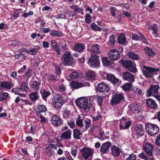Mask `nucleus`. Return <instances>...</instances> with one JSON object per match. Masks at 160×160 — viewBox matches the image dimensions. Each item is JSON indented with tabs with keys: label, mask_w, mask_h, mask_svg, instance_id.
<instances>
[{
	"label": "nucleus",
	"mask_w": 160,
	"mask_h": 160,
	"mask_svg": "<svg viewBox=\"0 0 160 160\" xmlns=\"http://www.w3.org/2000/svg\"><path fill=\"white\" fill-rule=\"evenodd\" d=\"M140 67L144 76L147 78L152 77L154 75L157 74L159 70L158 68L147 67L142 65H141Z\"/></svg>",
	"instance_id": "obj_1"
},
{
	"label": "nucleus",
	"mask_w": 160,
	"mask_h": 160,
	"mask_svg": "<svg viewBox=\"0 0 160 160\" xmlns=\"http://www.w3.org/2000/svg\"><path fill=\"white\" fill-rule=\"evenodd\" d=\"M76 104L84 112H87L90 110V107L88 104V100L85 98H82L78 99L76 101Z\"/></svg>",
	"instance_id": "obj_2"
},
{
	"label": "nucleus",
	"mask_w": 160,
	"mask_h": 160,
	"mask_svg": "<svg viewBox=\"0 0 160 160\" xmlns=\"http://www.w3.org/2000/svg\"><path fill=\"white\" fill-rule=\"evenodd\" d=\"M62 63L65 66L71 65L73 63L74 59L71 55V52L66 51L62 58Z\"/></svg>",
	"instance_id": "obj_3"
},
{
	"label": "nucleus",
	"mask_w": 160,
	"mask_h": 160,
	"mask_svg": "<svg viewBox=\"0 0 160 160\" xmlns=\"http://www.w3.org/2000/svg\"><path fill=\"white\" fill-rule=\"evenodd\" d=\"M145 128L148 134L151 136L156 135L159 131V127L154 124L147 123L146 124Z\"/></svg>",
	"instance_id": "obj_4"
},
{
	"label": "nucleus",
	"mask_w": 160,
	"mask_h": 160,
	"mask_svg": "<svg viewBox=\"0 0 160 160\" xmlns=\"http://www.w3.org/2000/svg\"><path fill=\"white\" fill-rule=\"evenodd\" d=\"M100 62L98 56L96 55H92L88 59V64L91 68H98L100 66Z\"/></svg>",
	"instance_id": "obj_5"
},
{
	"label": "nucleus",
	"mask_w": 160,
	"mask_h": 160,
	"mask_svg": "<svg viewBox=\"0 0 160 160\" xmlns=\"http://www.w3.org/2000/svg\"><path fill=\"white\" fill-rule=\"evenodd\" d=\"M52 101L54 106L58 108H61L65 102V100L58 94H56L54 95L52 98Z\"/></svg>",
	"instance_id": "obj_6"
},
{
	"label": "nucleus",
	"mask_w": 160,
	"mask_h": 160,
	"mask_svg": "<svg viewBox=\"0 0 160 160\" xmlns=\"http://www.w3.org/2000/svg\"><path fill=\"white\" fill-rule=\"evenodd\" d=\"M82 156L86 160H92V151L90 148L84 147L80 150Z\"/></svg>",
	"instance_id": "obj_7"
},
{
	"label": "nucleus",
	"mask_w": 160,
	"mask_h": 160,
	"mask_svg": "<svg viewBox=\"0 0 160 160\" xmlns=\"http://www.w3.org/2000/svg\"><path fill=\"white\" fill-rule=\"evenodd\" d=\"M101 76L103 79L108 80L113 84H116L119 82V79L112 74L102 72L101 73Z\"/></svg>",
	"instance_id": "obj_8"
},
{
	"label": "nucleus",
	"mask_w": 160,
	"mask_h": 160,
	"mask_svg": "<svg viewBox=\"0 0 160 160\" xmlns=\"http://www.w3.org/2000/svg\"><path fill=\"white\" fill-rule=\"evenodd\" d=\"M123 65L126 69L133 73H135L137 71L136 68V65L134 62L130 61H126L123 62Z\"/></svg>",
	"instance_id": "obj_9"
},
{
	"label": "nucleus",
	"mask_w": 160,
	"mask_h": 160,
	"mask_svg": "<svg viewBox=\"0 0 160 160\" xmlns=\"http://www.w3.org/2000/svg\"><path fill=\"white\" fill-rule=\"evenodd\" d=\"M154 147L152 144L148 142H145L143 145V150L149 156L153 155Z\"/></svg>",
	"instance_id": "obj_10"
},
{
	"label": "nucleus",
	"mask_w": 160,
	"mask_h": 160,
	"mask_svg": "<svg viewBox=\"0 0 160 160\" xmlns=\"http://www.w3.org/2000/svg\"><path fill=\"white\" fill-rule=\"evenodd\" d=\"M160 87L158 85H152L149 89L147 91V95L148 97H149L154 94H157L158 93V90Z\"/></svg>",
	"instance_id": "obj_11"
},
{
	"label": "nucleus",
	"mask_w": 160,
	"mask_h": 160,
	"mask_svg": "<svg viewBox=\"0 0 160 160\" xmlns=\"http://www.w3.org/2000/svg\"><path fill=\"white\" fill-rule=\"evenodd\" d=\"M123 94L118 93H114L112 95V99L111 101L112 105L119 103L123 99Z\"/></svg>",
	"instance_id": "obj_12"
},
{
	"label": "nucleus",
	"mask_w": 160,
	"mask_h": 160,
	"mask_svg": "<svg viewBox=\"0 0 160 160\" xmlns=\"http://www.w3.org/2000/svg\"><path fill=\"white\" fill-rule=\"evenodd\" d=\"M131 122L130 120L126 119L123 117L120 121L119 124L120 129L122 130L128 129L131 125Z\"/></svg>",
	"instance_id": "obj_13"
},
{
	"label": "nucleus",
	"mask_w": 160,
	"mask_h": 160,
	"mask_svg": "<svg viewBox=\"0 0 160 160\" xmlns=\"http://www.w3.org/2000/svg\"><path fill=\"white\" fill-rule=\"evenodd\" d=\"M133 132L138 137L143 136L144 131L143 126L140 124H137L133 128Z\"/></svg>",
	"instance_id": "obj_14"
},
{
	"label": "nucleus",
	"mask_w": 160,
	"mask_h": 160,
	"mask_svg": "<svg viewBox=\"0 0 160 160\" xmlns=\"http://www.w3.org/2000/svg\"><path fill=\"white\" fill-rule=\"evenodd\" d=\"M109 57L112 60H117L120 57V54L118 51L115 49L111 50L108 52Z\"/></svg>",
	"instance_id": "obj_15"
},
{
	"label": "nucleus",
	"mask_w": 160,
	"mask_h": 160,
	"mask_svg": "<svg viewBox=\"0 0 160 160\" xmlns=\"http://www.w3.org/2000/svg\"><path fill=\"white\" fill-rule=\"evenodd\" d=\"M13 87V84L10 82L4 81L0 82V89L2 90L5 91L10 90Z\"/></svg>",
	"instance_id": "obj_16"
},
{
	"label": "nucleus",
	"mask_w": 160,
	"mask_h": 160,
	"mask_svg": "<svg viewBox=\"0 0 160 160\" xmlns=\"http://www.w3.org/2000/svg\"><path fill=\"white\" fill-rule=\"evenodd\" d=\"M111 154L114 157H118L122 152L121 150L116 145H114L111 147Z\"/></svg>",
	"instance_id": "obj_17"
},
{
	"label": "nucleus",
	"mask_w": 160,
	"mask_h": 160,
	"mask_svg": "<svg viewBox=\"0 0 160 160\" xmlns=\"http://www.w3.org/2000/svg\"><path fill=\"white\" fill-rule=\"evenodd\" d=\"M36 79H38L37 77H33L31 79V87L34 90L38 91L39 89L40 82L37 81Z\"/></svg>",
	"instance_id": "obj_18"
},
{
	"label": "nucleus",
	"mask_w": 160,
	"mask_h": 160,
	"mask_svg": "<svg viewBox=\"0 0 160 160\" xmlns=\"http://www.w3.org/2000/svg\"><path fill=\"white\" fill-rule=\"evenodd\" d=\"M51 121L52 123L55 126H60L63 123L61 119L56 114L52 117Z\"/></svg>",
	"instance_id": "obj_19"
},
{
	"label": "nucleus",
	"mask_w": 160,
	"mask_h": 160,
	"mask_svg": "<svg viewBox=\"0 0 160 160\" xmlns=\"http://www.w3.org/2000/svg\"><path fill=\"white\" fill-rule=\"evenodd\" d=\"M109 87L104 82H101L98 84L97 90L100 92H108L109 90Z\"/></svg>",
	"instance_id": "obj_20"
},
{
	"label": "nucleus",
	"mask_w": 160,
	"mask_h": 160,
	"mask_svg": "<svg viewBox=\"0 0 160 160\" xmlns=\"http://www.w3.org/2000/svg\"><path fill=\"white\" fill-rule=\"evenodd\" d=\"M89 51L91 53L95 54H99L100 52V46L98 44H92L88 46Z\"/></svg>",
	"instance_id": "obj_21"
},
{
	"label": "nucleus",
	"mask_w": 160,
	"mask_h": 160,
	"mask_svg": "<svg viewBox=\"0 0 160 160\" xmlns=\"http://www.w3.org/2000/svg\"><path fill=\"white\" fill-rule=\"evenodd\" d=\"M69 70L71 74L66 78V79L68 81L76 79L80 76L79 73L75 70L69 69Z\"/></svg>",
	"instance_id": "obj_22"
},
{
	"label": "nucleus",
	"mask_w": 160,
	"mask_h": 160,
	"mask_svg": "<svg viewBox=\"0 0 160 160\" xmlns=\"http://www.w3.org/2000/svg\"><path fill=\"white\" fill-rule=\"evenodd\" d=\"M122 79L124 80L130 82L134 81V76L133 75L130 74L129 72H126L122 74Z\"/></svg>",
	"instance_id": "obj_23"
},
{
	"label": "nucleus",
	"mask_w": 160,
	"mask_h": 160,
	"mask_svg": "<svg viewBox=\"0 0 160 160\" xmlns=\"http://www.w3.org/2000/svg\"><path fill=\"white\" fill-rule=\"evenodd\" d=\"M111 145V142H106L104 143L100 147V151L102 154L106 153Z\"/></svg>",
	"instance_id": "obj_24"
},
{
	"label": "nucleus",
	"mask_w": 160,
	"mask_h": 160,
	"mask_svg": "<svg viewBox=\"0 0 160 160\" xmlns=\"http://www.w3.org/2000/svg\"><path fill=\"white\" fill-rule=\"evenodd\" d=\"M146 101V104L149 108L152 109H155L157 108L158 105L153 99L149 98L147 99Z\"/></svg>",
	"instance_id": "obj_25"
},
{
	"label": "nucleus",
	"mask_w": 160,
	"mask_h": 160,
	"mask_svg": "<svg viewBox=\"0 0 160 160\" xmlns=\"http://www.w3.org/2000/svg\"><path fill=\"white\" fill-rule=\"evenodd\" d=\"M72 130L71 129L62 132L60 136V138L62 140H69L71 138Z\"/></svg>",
	"instance_id": "obj_26"
},
{
	"label": "nucleus",
	"mask_w": 160,
	"mask_h": 160,
	"mask_svg": "<svg viewBox=\"0 0 160 160\" xmlns=\"http://www.w3.org/2000/svg\"><path fill=\"white\" fill-rule=\"evenodd\" d=\"M85 46L82 43H79L75 44L73 50L79 52H83L85 50Z\"/></svg>",
	"instance_id": "obj_27"
},
{
	"label": "nucleus",
	"mask_w": 160,
	"mask_h": 160,
	"mask_svg": "<svg viewBox=\"0 0 160 160\" xmlns=\"http://www.w3.org/2000/svg\"><path fill=\"white\" fill-rule=\"evenodd\" d=\"M86 76L90 81L93 82L95 80L96 73L93 71H89L86 73Z\"/></svg>",
	"instance_id": "obj_28"
},
{
	"label": "nucleus",
	"mask_w": 160,
	"mask_h": 160,
	"mask_svg": "<svg viewBox=\"0 0 160 160\" xmlns=\"http://www.w3.org/2000/svg\"><path fill=\"white\" fill-rule=\"evenodd\" d=\"M73 132L74 138L78 140L80 139L82 137V133L78 129L76 128L73 129Z\"/></svg>",
	"instance_id": "obj_29"
},
{
	"label": "nucleus",
	"mask_w": 160,
	"mask_h": 160,
	"mask_svg": "<svg viewBox=\"0 0 160 160\" xmlns=\"http://www.w3.org/2000/svg\"><path fill=\"white\" fill-rule=\"evenodd\" d=\"M69 7L71 9L74 10V13L75 14L77 12L80 13L82 15H83L84 14L83 10L76 5H70L69 6Z\"/></svg>",
	"instance_id": "obj_30"
},
{
	"label": "nucleus",
	"mask_w": 160,
	"mask_h": 160,
	"mask_svg": "<svg viewBox=\"0 0 160 160\" xmlns=\"http://www.w3.org/2000/svg\"><path fill=\"white\" fill-rule=\"evenodd\" d=\"M29 97L31 101L33 102H35L39 98L38 93L36 92H33L30 94Z\"/></svg>",
	"instance_id": "obj_31"
},
{
	"label": "nucleus",
	"mask_w": 160,
	"mask_h": 160,
	"mask_svg": "<svg viewBox=\"0 0 160 160\" xmlns=\"http://www.w3.org/2000/svg\"><path fill=\"white\" fill-rule=\"evenodd\" d=\"M144 49L146 54L148 56L152 57L155 55V52H153L150 48L146 47L144 48Z\"/></svg>",
	"instance_id": "obj_32"
},
{
	"label": "nucleus",
	"mask_w": 160,
	"mask_h": 160,
	"mask_svg": "<svg viewBox=\"0 0 160 160\" xmlns=\"http://www.w3.org/2000/svg\"><path fill=\"white\" fill-rule=\"evenodd\" d=\"M71 86L72 88L78 89L83 87L82 83L81 82L73 81L71 83Z\"/></svg>",
	"instance_id": "obj_33"
},
{
	"label": "nucleus",
	"mask_w": 160,
	"mask_h": 160,
	"mask_svg": "<svg viewBox=\"0 0 160 160\" xmlns=\"http://www.w3.org/2000/svg\"><path fill=\"white\" fill-rule=\"evenodd\" d=\"M37 110L36 113L37 115H39V113L40 112H45L47 110V108L46 107L43 105H39L38 106L37 108Z\"/></svg>",
	"instance_id": "obj_34"
},
{
	"label": "nucleus",
	"mask_w": 160,
	"mask_h": 160,
	"mask_svg": "<svg viewBox=\"0 0 160 160\" xmlns=\"http://www.w3.org/2000/svg\"><path fill=\"white\" fill-rule=\"evenodd\" d=\"M50 35L53 37H61L63 35V33L60 31L52 30L50 31Z\"/></svg>",
	"instance_id": "obj_35"
},
{
	"label": "nucleus",
	"mask_w": 160,
	"mask_h": 160,
	"mask_svg": "<svg viewBox=\"0 0 160 160\" xmlns=\"http://www.w3.org/2000/svg\"><path fill=\"white\" fill-rule=\"evenodd\" d=\"M118 42L119 44H124L126 42V38L125 35L123 34H121L119 36L118 38Z\"/></svg>",
	"instance_id": "obj_36"
},
{
	"label": "nucleus",
	"mask_w": 160,
	"mask_h": 160,
	"mask_svg": "<svg viewBox=\"0 0 160 160\" xmlns=\"http://www.w3.org/2000/svg\"><path fill=\"white\" fill-rule=\"evenodd\" d=\"M40 48V47H37L33 48H31L29 50H28V54L34 55H36L37 52L39 50Z\"/></svg>",
	"instance_id": "obj_37"
},
{
	"label": "nucleus",
	"mask_w": 160,
	"mask_h": 160,
	"mask_svg": "<svg viewBox=\"0 0 160 160\" xmlns=\"http://www.w3.org/2000/svg\"><path fill=\"white\" fill-rule=\"evenodd\" d=\"M29 89L27 82H23L20 88L21 90L25 92H27Z\"/></svg>",
	"instance_id": "obj_38"
},
{
	"label": "nucleus",
	"mask_w": 160,
	"mask_h": 160,
	"mask_svg": "<svg viewBox=\"0 0 160 160\" xmlns=\"http://www.w3.org/2000/svg\"><path fill=\"white\" fill-rule=\"evenodd\" d=\"M132 87V84L131 83H127L125 85H122L121 86L122 89L125 91L128 92Z\"/></svg>",
	"instance_id": "obj_39"
},
{
	"label": "nucleus",
	"mask_w": 160,
	"mask_h": 160,
	"mask_svg": "<svg viewBox=\"0 0 160 160\" xmlns=\"http://www.w3.org/2000/svg\"><path fill=\"white\" fill-rule=\"evenodd\" d=\"M9 96V94L6 92H0V101L6 100Z\"/></svg>",
	"instance_id": "obj_40"
},
{
	"label": "nucleus",
	"mask_w": 160,
	"mask_h": 160,
	"mask_svg": "<svg viewBox=\"0 0 160 160\" xmlns=\"http://www.w3.org/2000/svg\"><path fill=\"white\" fill-rule=\"evenodd\" d=\"M128 57L132 59L138 60L139 59L138 54H136L132 51L129 52L128 53Z\"/></svg>",
	"instance_id": "obj_41"
},
{
	"label": "nucleus",
	"mask_w": 160,
	"mask_h": 160,
	"mask_svg": "<svg viewBox=\"0 0 160 160\" xmlns=\"http://www.w3.org/2000/svg\"><path fill=\"white\" fill-rule=\"evenodd\" d=\"M82 120V119H81L80 115H78V118L76 119V124L80 128L84 126Z\"/></svg>",
	"instance_id": "obj_42"
},
{
	"label": "nucleus",
	"mask_w": 160,
	"mask_h": 160,
	"mask_svg": "<svg viewBox=\"0 0 160 160\" xmlns=\"http://www.w3.org/2000/svg\"><path fill=\"white\" fill-rule=\"evenodd\" d=\"M41 94L43 99L46 100L47 97L51 94V93L49 91L43 90L41 92Z\"/></svg>",
	"instance_id": "obj_43"
},
{
	"label": "nucleus",
	"mask_w": 160,
	"mask_h": 160,
	"mask_svg": "<svg viewBox=\"0 0 160 160\" xmlns=\"http://www.w3.org/2000/svg\"><path fill=\"white\" fill-rule=\"evenodd\" d=\"M46 152L48 155L52 154L54 152L52 150V148L51 144H49L46 148Z\"/></svg>",
	"instance_id": "obj_44"
},
{
	"label": "nucleus",
	"mask_w": 160,
	"mask_h": 160,
	"mask_svg": "<svg viewBox=\"0 0 160 160\" xmlns=\"http://www.w3.org/2000/svg\"><path fill=\"white\" fill-rule=\"evenodd\" d=\"M104 133L103 130L101 128L99 129V132L98 136V138L101 141H102L104 139L103 135Z\"/></svg>",
	"instance_id": "obj_45"
},
{
	"label": "nucleus",
	"mask_w": 160,
	"mask_h": 160,
	"mask_svg": "<svg viewBox=\"0 0 160 160\" xmlns=\"http://www.w3.org/2000/svg\"><path fill=\"white\" fill-rule=\"evenodd\" d=\"M138 156L140 158L144 160H150V158L144 152L140 153Z\"/></svg>",
	"instance_id": "obj_46"
},
{
	"label": "nucleus",
	"mask_w": 160,
	"mask_h": 160,
	"mask_svg": "<svg viewBox=\"0 0 160 160\" xmlns=\"http://www.w3.org/2000/svg\"><path fill=\"white\" fill-rule=\"evenodd\" d=\"M132 92L134 94L137 95H140L142 94V90L139 89L136 87H134L132 88Z\"/></svg>",
	"instance_id": "obj_47"
},
{
	"label": "nucleus",
	"mask_w": 160,
	"mask_h": 160,
	"mask_svg": "<svg viewBox=\"0 0 160 160\" xmlns=\"http://www.w3.org/2000/svg\"><path fill=\"white\" fill-rule=\"evenodd\" d=\"M102 61L103 64L105 66H108L111 64V62L107 57L103 58Z\"/></svg>",
	"instance_id": "obj_48"
},
{
	"label": "nucleus",
	"mask_w": 160,
	"mask_h": 160,
	"mask_svg": "<svg viewBox=\"0 0 160 160\" xmlns=\"http://www.w3.org/2000/svg\"><path fill=\"white\" fill-rule=\"evenodd\" d=\"M47 79L49 82L56 81L57 79V77L53 74H50L48 76Z\"/></svg>",
	"instance_id": "obj_49"
},
{
	"label": "nucleus",
	"mask_w": 160,
	"mask_h": 160,
	"mask_svg": "<svg viewBox=\"0 0 160 160\" xmlns=\"http://www.w3.org/2000/svg\"><path fill=\"white\" fill-rule=\"evenodd\" d=\"M108 42L110 44L111 46H113L114 44V36L112 35H110L109 36V39L108 41Z\"/></svg>",
	"instance_id": "obj_50"
},
{
	"label": "nucleus",
	"mask_w": 160,
	"mask_h": 160,
	"mask_svg": "<svg viewBox=\"0 0 160 160\" xmlns=\"http://www.w3.org/2000/svg\"><path fill=\"white\" fill-rule=\"evenodd\" d=\"M52 48L54 51L57 52L58 55L60 54V49L59 48L58 45L57 44H54L52 46Z\"/></svg>",
	"instance_id": "obj_51"
},
{
	"label": "nucleus",
	"mask_w": 160,
	"mask_h": 160,
	"mask_svg": "<svg viewBox=\"0 0 160 160\" xmlns=\"http://www.w3.org/2000/svg\"><path fill=\"white\" fill-rule=\"evenodd\" d=\"M139 106L136 103L134 104L133 105L132 110L135 113H137L139 111Z\"/></svg>",
	"instance_id": "obj_52"
},
{
	"label": "nucleus",
	"mask_w": 160,
	"mask_h": 160,
	"mask_svg": "<svg viewBox=\"0 0 160 160\" xmlns=\"http://www.w3.org/2000/svg\"><path fill=\"white\" fill-rule=\"evenodd\" d=\"M91 117L92 118L93 121H95L98 120L101 118V116L99 113L97 112V113L94 114L93 116H91Z\"/></svg>",
	"instance_id": "obj_53"
},
{
	"label": "nucleus",
	"mask_w": 160,
	"mask_h": 160,
	"mask_svg": "<svg viewBox=\"0 0 160 160\" xmlns=\"http://www.w3.org/2000/svg\"><path fill=\"white\" fill-rule=\"evenodd\" d=\"M68 125L71 128H73L75 126V121L73 119H71L68 120Z\"/></svg>",
	"instance_id": "obj_54"
},
{
	"label": "nucleus",
	"mask_w": 160,
	"mask_h": 160,
	"mask_svg": "<svg viewBox=\"0 0 160 160\" xmlns=\"http://www.w3.org/2000/svg\"><path fill=\"white\" fill-rule=\"evenodd\" d=\"M63 118L65 119H67L70 117V112L67 110H64L63 111L62 114Z\"/></svg>",
	"instance_id": "obj_55"
},
{
	"label": "nucleus",
	"mask_w": 160,
	"mask_h": 160,
	"mask_svg": "<svg viewBox=\"0 0 160 160\" xmlns=\"http://www.w3.org/2000/svg\"><path fill=\"white\" fill-rule=\"evenodd\" d=\"M38 115V117L40 119V121L42 123H45L48 122V119L43 116L40 114Z\"/></svg>",
	"instance_id": "obj_56"
},
{
	"label": "nucleus",
	"mask_w": 160,
	"mask_h": 160,
	"mask_svg": "<svg viewBox=\"0 0 160 160\" xmlns=\"http://www.w3.org/2000/svg\"><path fill=\"white\" fill-rule=\"evenodd\" d=\"M31 72L32 71L30 69H28L25 74V77L27 78H29L32 76V73H31Z\"/></svg>",
	"instance_id": "obj_57"
},
{
	"label": "nucleus",
	"mask_w": 160,
	"mask_h": 160,
	"mask_svg": "<svg viewBox=\"0 0 160 160\" xmlns=\"http://www.w3.org/2000/svg\"><path fill=\"white\" fill-rule=\"evenodd\" d=\"M77 149L72 148L71 150V153L73 158L76 157L77 155Z\"/></svg>",
	"instance_id": "obj_58"
},
{
	"label": "nucleus",
	"mask_w": 160,
	"mask_h": 160,
	"mask_svg": "<svg viewBox=\"0 0 160 160\" xmlns=\"http://www.w3.org/2000/svg\"><path fill=\"white\" fill-rule=\"evenodd\" d=\"M97 99L98 103V104L99 106H101L102 104V101H103V97L100 96H97Z\"/></svg>",
	"instance_id": "obj_59"
},
{
	"label": "nucleus",
	"mask_w": 160,
	"mask_h": 160,
	"mask_svg": "<svg viewBox=\"0 0 160 160\" xmlns=\"http://www.w3.org/2000/svg\"><path fill=\"white\" fill-rule=\"evenodd\" d=\"M151 29L152 30L153 32L156 34L158 31V26L156 24H153L151 28Z\"/></svg>",
	"instance_id": "obj_60"
},
{
	"label": "nucleus",
	"mask_w": 160,
	"mask_h": 160,
	"mask_svg": "<svg viewBox=\"0 0 160 160\" xmlns=\"http://www.w3.org/2000/svg\"><path fill=\"white\" fill-rule=\"evenodd\" d=\"M27 66L25 65H24L22 67L20 68L18 71V72L19 74H22L26 70Z\"/></svg>",
	"instance_id": "obj_61"
},
{
	"label": "nucleus",
	"mask_w": 160,
	"mask_h": 160,
	"mask_svg": "<svg viewBox=\"0 0 160 160\" xmlns=\"http://www.w3.org/2000/svg\"><path fill=\"white\" fill-rule=\"evenodd\" d=\"M114 111L115 116H118L122 114V112L119 108H116L115 109Z\"/></svg>",
	"instance_id": "obj_62"
},
{
	"label": "nucleus",
	"mask_w": 160,
	"mask_h": 160,
	"mask_svg": "<svg viewBox=\"0 0 160 160\" xmlns=\"http://www.w3.org/2000/svg\"><path fill=\"white\" fill-rule=\"evenodd\" d=\"M85 17V22L88 23H89L92 17L91 15L89 13H87L86 14Z\"/></svg>",
	"instance_id": "obj_63"
},
{
	"label": "nucleus",
	"mask_w": 160,
	"mask_h": 160,
	"mask_svg": "<svg viewBox=\"0 0 160 160\" xmlns=\"http://www.w3.org/2000/svg\"><path fill=\"white\" fill-rule=\"evenodd\" d=\"M136 159V156L133 154H130L126 160H135Z\"/></svg>",
	"instance_id": "obj_64"
}]
</instances>
